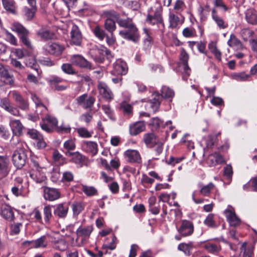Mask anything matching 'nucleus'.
Masks as SVG:
<instances>
[{"label": "nucleus", "instance_id": "nucleus-1", "mask_svg": "<svg viewBox=\"0 0 257 257\" xmlns=\"http://www.w3.org/2000/svg\"><path fill=\"white\" fill-rule=\"evenodd\" d=\"M117 23L120 27L124 28L119 32L121 37L135 43L138 41L140 38L139 31L132 20L120 19Z\"/></svg>", "mask_w": 257, "mask_h": 257}, {"label": "nucleus", "instance_id": "nucleus-2", "mask_svg": "<svg viewBox=\"0 0 257 257\" xmlns=\"http://www.w3.org/2000/svg\"><path fill=\"white\" fill-rule=\"evenodd\" d=\"M153 99L148 101L145 107L147 110L155 112L159 107L160 99L164 98L171 100L174 96V92L172 89L164 86L162 88L161 95L155 92L153 94Z\"/></svg>", "mask_w": 257, "mask_h": 257}, {"label": "nucleus", "instance_id": "nucleus-3", "mask_svg": "<svg viewBox=\"0 0 257 257\" xmlns=\"http://www.w3.org/2000/svg\"><path fill=\"white\" fill-rule=\"evenodd\" d=\"M34 168L30 172V177L36 183H40L45 181L46 177L44 170L46 167H42L39 166L36 161L33 162Z\"/></svg>", "mask_w": 257, "mask_h": 257}, {"label": "nucleus", "instance_id": "nucleus-4", "mask_svg": "<svg viewBox=\"0 0 257 257\" xmlns=\"http://www.w3.org/2000/svg\"><path fill=\"white\" fill-rule=\"evenodd\" d=\"M12 30L16 32L22 43L28 48H32V46L28 38L29 32L20 24L15 23L12 25Z\"/></svg>", "mask_w": 257, "mask_h": 257}, {"label": "nucleus", "instance_id": "nucleus-5", "mask_svg": "<svg viewBox=\"0 0 257 257\" xmlns=\"http://www.w3.org/2000/svg\"><path fill=\"white\" fill-rule=\"evenodd\" d=\"M92 225L83 226L81 225L76 230L77 240H80L79 245H82L86 243L90 235L93 231Z\"/></svg>", "mask_w": 257, "mask_h": 257}, {"label": "nucleus", "instance_id": "nucleus-6", "mask_svg": "<svg viewBox=\"0 0 257 257\" xmlns=\"http://www.w3.org/2000/svg\"><path fill=\"white\" fill-rule=\"evenodd\" d=\"M178 232L183 237L191 235L194 232V225L192 221L186 219L182 220L177 226Z\"/></svg>", "mask_w": 257, "mask_h": 257}, {"label": "nucleus", "instance_id": "nucleus-7", "mask_svg": "<svg viewBox=\"0 0 257 257\" xmlns=\"http://www.w3.org/2000/svg\"><path fill=\"white\" fill-rule=\"evenodd\" d=\"M77 103L84 109H90L93 106L95 101V97L84 93L75 99Z\"/></svg>", "mask_w": 257, "mask_h": 257}, {"label": "nucleus", "instance_id": "nucleus-8", "mask_svg": "<svg viewBox=\"0 0 257 257\" xmlns=\"http://www.w3.org/2000/svg\"><path fill=\"white\" fill-rule=\"evenodd\" d=\"M0 106L11 114L16 116L20 115L19 109L12 104L10 99L8 97H4L1 99Z\"/></svg>", "mask_w": 257, "mask_h": 257}, {"label": "nucleus", "instance_id": "nucleus-9", "mask_svg": "<svg viewBox=\"0 0 257 257\" xmlns=\"http://www.w3.org/2000/svg\"><path fill=\"white\" fill-rule=\"evenodd\" d=\"M106 17L104 27L106 30L110 33H112L115 30V24L113 19H116L117 17V14L114 11H107L104 13Z\"/></svg>", "mask_w": 257, "mask_h": 257}, {"label": "nucleus", "instance_id": "nucleus-10", "mask_svg": "<svg viewBox=\"0 0 257 257\" xmlns=\"http://www.w3.org/2000/svg\"><path fill=\"white\" fill-rule=\"evenodd\" d=\"M65 48L63 45L57 43H49L43 47V50L47 53L55 55L60 56L62 54Z\"/></svg>", "mask_w": 257, "mask_h": 257}, {"label": "nucleus", "instance_id": "nucleus-11", "mask_svg": "<svg viewBox=\"0 0 257 257\" xmlns=\"http://www.w3.org/2000/svg\"><path fill=\"white\" fill-rule=\"evenodd\" d=\"M9 94H11L12 98L19 107L23 110H27L29 109V103L27 99H25L22 95L16 90L10 91Z\"/></svg>", "mask_w": 257, "mask_h": 257}, {"label": "nucleus", "instance_id": "nucleus-12", "mask_svg": "<svg viewBox=\"0 0 257 257\" xmlns=\"http://www.w3.org/2000/svg\"><path fill=\"white\" fill-rule=\"evenodd\" d=\"M9 124L13 133V136L20 137L23 135V131L25 129L20 120L11 118Z\"/></svg>", "mask_w": 257, "mask_h": 257}, {"label": "nucleus", "instance_id": "nucleus-13", "mask_svg": "<svg viewBox=\"0 0 257 257\" xmlns=\"http://www.w3.org/2000/svg\"><path fill=\"white\" fill-rule=\"evenodd\" d=\"M228 207L229 208L224 211V214L227 218V220L231 226L235 227L239 225L241 221L236 216L234 208L230 206Z\"/></svg>", "mask_w": 257, "mask_h": 257}, {"label": "nucleus", "instance_id": "nucleus-14", "mask_svg": "<svg viewBox=\"0 0 257 257\" xmlns=\"http://www.w3.org/2000/svg\"><path fill=\"white\" fill-rule=\"evenodd\" d=\"M127 70L126 63L124 61L118 59L113 64V69L111 70V73L113 75H125L127 72Z\"/></svg>", "mask_w": 257, "mask_h": 257}, {"label": "nucleus", "instance_id": "nucleus-15", "mask_svg": "<svg viewBox=\"0 0 257 257\" xmlns=\"http://www.w3.org/2000/svg\"><path fill=\"white\" fill-rule=\"evenodd\" d=\"M0 76L4 79L5 84L14 86L15 78L14 75L11 74L8 68L0 63Z\"/></svg>", "mask_w": 257, "mask_h": 257}, {"label": "nucleus", "instance_id": "nucleus-16", "mask_svg": "<svg viewBox=\"0 0 257 257\" xmlns=\"http://www.w3.org/2000/svg\"><path fill=\"white\" fill-rule=\"evenodd\" d=\"M71 42L76 46H80L82 40V36L78 27L73 25L71 30Z\"/></svg>", "mask_w": 257, "mask_h": 257}, {"label": "nucleus", "instance_id": "nucleus-17", "mask_svg": "<svg viewBox=\"0 0 257 257\" xmlns=\"http://www.w3.org/2000/svg\"><path fill=\"white\" fill-rule=\"evenodd\" d=\"M26 159V153L15 152L13 155V164L18 169H21L24 166Z\"/></svg>", "mask_w": 257, "mask_h": 257}, {"label": "nucleus", "instance_id": "nucleus-18", "mask_svg": "<svg viewBox=\"0 0 257 257\" xmlns=\"http://www.w3.org/2000/svg\"><path fill=\"white\" fill-rule=\"evenodd\" d=\"M71 62L73 65L81 68H91V65L89 62L80 55H73L71 57Z\"/></svg>", "mask_w": 257, "mask_h": 257}, {"label": "nucleus", "instance_id": "nucleus-19", "mask_svg": "<svg viewBox=\"0 0 257 257\" xmlns=\"http://www.w3.org/2000/svg\"><path fill=\"white\" fill-rule=\"evenodd\" d=\"M65 153L67 157H71L70 161L75 164L77 167L80 168L82 166L85 157L80 153L78 152H65Z\"/></svg>", "mask_w": 257, "mask_h": 257}, {"label": "nucleus", "instance_id": "nucleus-20", "mask_svg": "<svg viewBox=\"0 0 257 257\" xmlns=\"http://www.w3.org/2000/svg\"><path fill=\"white\" fill-rule=\"evenodd\" d=\"M98 89L100 95L105 99L109 100L113 99V93L106 83L99 82L98 84Z\"/></svg>", "mask_w": 257, "mask_h": 257}, {"label": "nucleus", "instance_id": "nucleus-21", "mask_svg": "<svg viewBox=\"0 0 257 257\" xmlns=\"http://www.w3.org/2000/svg\"><path fill=\"white\" fill-rule=\"evenodd\" d=\"M162 9L161 7L156 9L153 16L149 15L147 18V21L152 25L162 24L163 19L162 17Z\"/></svg>", "mask_w": 257, "mask_h": 257}, {"label": "nucleus", "instance_id": "nucleus-22", "mask_svg": "<svg viewBox=\"0 0 257 257\" xmlns=\"http://www.w3.org/2000/svg\"><path fill=\"white\" fill-rule=\"evenodd\" d=\"M189 59V56L185 50L182 48L180 52V60L183 64L184 75L183 78L184 80L185 76H188L190 74V69L188 65V61Z\"/></svg>", "mask_w": 257, "mask_h": 257}, {"label": "nucleus", "instance_id": "nucleus-23", "mask_svg": "<svg viewBox=\"0 0 257 257\" xmlns=\"http://www.w3.org/2000/svg\"><path fill=\"white\" fill-rule=\"evenodd\" d=\"M124 156L131 163H140L141 160V156L137 150H128L124 152Z\"/></svg>", "mask_w": 257, "mask_h": 257}, {"label": "nucleus", "instance_id": "nucleus-24", "mask_svg": "<svg viewBox=\"0 0 257 257\" xmlns=\"http://www.w3.org/2000/svg\"><path fill=\"white\" fill-rule=\"evenodd\" d=\"M83 150L94 156L97 153V145L94 142L84 141L82 145Z\"/></svg>", "mask_w": 257, "mask_h": 257}, {"label": "nucleus", "instance_id": "nucleus-25", "mask_svg": "<svg viewBox=\"0 0 257 257\" xmlns=\"http://www.w3.org/2000/svg\"><path fill=\"white\" fill-rule=\"evenodd\" d=\"M144 141L149 148H153L156 146L159 142V139L153 133L146 134L144 136Z\"/></svg>", "mask_w": 257, "mask_h": 257}, {"label": "nucleus", "instance_id": "nucleus-26", "mask_svg": "<svg viewBox=\"0 0 257 257\" xmlns=\"http://www.w3.org/2000/svg\"><path fill=\"white\" fill-rule=\"evenodd\" d=\"M145 124L143 121H138L130 125V134L132 136H136L145 130Z\"/></svg>", "mask_w": 257, "mask_h": 257}, {"label": "nucleus", "instance_id": "nucleus-27", "mask_svg": "<svg viewBox=\"0 0 257 257\" xmlns=\"http://www.w3.org/2000/svg\"><path fill=\"white\" fill-rule=\"evenodd\" d=\"M206 162L209 166H214L217 164L224 162V159L221 155L215 153L209 155Z\"/></svg>", "mask_w": 257, "mask_h": 257}, {"label": "nucleus", "instance_id": "nucleus-28", "mask_svg": "<svg viewBox=\"0 0 257 257\" xmlns=\"http://www.w3.org/2000/svg\"><path fill=\"white\" fill-rule=\"evenodd\" d=\"M211 17L217 26L220 29H224L228 27V24L216 13L215 9H213L211 11Z\"/></svg>", "mask_w": 257, "mask_h": 257}, {"label": "nucleus", "instance_id": "nucleus-29", "mask_svg": "<svg viewBox=\"0 0 257 257\" xmlns=\"http://www.w3.org/2000/svg\"><path fill=\"white\" fill-rule=\"evenodd\" d=\"M1 214L4 218L9 221L13 220L14 217L12 208L7 204L2 205Z\"/></svg>", "mask_w": 257, "mask_h": 257}, {"label": "nucleus", "instance_id": "nucleus-30", "mask_svg": "<svg viewBox=\"0 0 257 257\" xmlns=\"http://www.w3.org/2000/svg\"><path fill=\"white\" fill-rule=\"evenodd\" d=\"M169 27L172 29L177 28L179 25L182 24V21L180 18L176 14L170 12L169 14Z\"/></svg>", "mask_w": 257, "mask_h": 257}, {"label": "nucleus", "instance_id": "nucleus-31", "mask_svg": "<svg viewBox=\"0 0 257 257\" xmlns=\"http://www.w3.org/2000/svg\"><path fill=\"white\" fill-rule=\"evenodd\" d=\"M245 20L247 22L251 25L257 24V14L253 9H248L245 12Z\"/></svg>", "mask_w": 257, "mask_h": 257}, {"label": "nucleus", "instance_id": "nucleus-32", "mask_svg": "<svg viewBox=\"0 0 257 257\" xmlns=\"http://www.w3.org/2000/svg\"><path fill=\"white\" fill-rule=\"evenodd\" d=\"M27 242L31 245L32 247L35 248H45L47 246L48 243L46 237L45 235L41 236L36 240Z\"/></svg>", "mask_w": 257, "mask_h": 257}, {"label": "nucleus", "instance_id": "nucleus-33", "mask_svg": "<svg viewBox=\"0 0 257 257\" xmlns=\"http://www.w3.org/2000/svg\"><path fill=\"white\" fill-rule=\"evenodd\" d=\"M68 206L63 203L59 204L54 211V214L60 218H65L67 215Z\"/></svg>", "mask_w": 257, "mask_h": 257}, {"label": "nucleus", "instance_id": "nucleus-34", "mask_svg": "<svg viewBox=\"0 0 257 257\" xmlns=\"http://www.w3.org/2000/svg\"><path fill=\"white\" fill-rule=\"evenodd\" d=\"M9 170L8 160L6 157L0 156V174L6 176Z\"/></svg>", "mask_w": 257, "mask_h": 257}, {"label": "nucleus", "instance_id": "nucleus-35", "mask_svg": "<svg viewBox=\"0 0 257 257\" xmlns=\"http://www.w3.org/2000/svg\"><path fill=\"white\" fill-rule=\"evenodd\" d=\"M240 249L243 252V257H253L254 247L252 245H247L246 242H243Z\"/></svg>", "mask_w": 257, "mask_h": 257}, {"label": "nucleus", "instance_id": "nucleus-36", "mask_svg": "<svg viewBox=\"0 0 257 257\" xmlns=\"http://www.w3.org/2000/svg\"><path fill=\"white\" fill-rule=\"evenodd\" d=\"M37 35L41 39L44 40H48L52 39L54 38V34L53 33L46 29H41L37 32Z\"/></svg>", "mask_w": 257, "mask_h": 257}, {"label": "nucleus", "instance_id": "nucleus-37", "mask_svg": "<svg viewBox=\"0 0 257 257\" xmlns=\"http://www.w3.org/2000/svg\"><path fill=\"white\" fill-rule=\"evenodd\" d=\"M198 12L202 21H205L210 13V7L208 5L204 6H200L198 9Z\"/></svg>", "mask_w": 257, "mask_h": 257}, {"label": "nucleus", "instance_id": "nucleus-38", "mask_svg": "<svg viewBox=\"0 0 257 257\" xmlns=\"http://www.w3.org/2000/svg\"><path fill=\"white\" fill-rule=\"evenodd\" d=\"M4 8L7 11L14 14L16 9V4L14 0H2Z\"/></svg>", "mask_w": 257, "mask_h": 257}, {"label": "nucleus", "instance_id": "nucleus-39", "mask_svg": "<svg viewBox=\"0 0 257 257\" xmlns=\"http://www.w3.org/2000/svg\"><path fill=\"white\" fill-rule=\"evenodd\" d=\"M203 247L208 252L211 253H217L219 252L221 249L219 244L211 242L206 243Z\"/></svg>", "mask_w": 257, "mask_h": 257}, {"label": "nucleus", "instance_id": "nucleus-40", "mask_svg": "<svg viewBox=\"0 0 257 257\" xmlns=\"http://www.w3.org/2000/svg\"><path fill=\"white\" fill-rule=\"evenodd\" d=\"M192 247V242H189L188 243H181L178 246V249L183 251L187 255H189L190 254V250Z\"/></svg>", "mask_w": 257, "mask_h": 257}, {"label": "nucleus", "instance_id": "nucleus-41", "mask_svg": "<svg viewBox=\"0 0 257 257\" xmlns=\"http://www.w3.org/2000/svg\"><path fill=\"white\" fill-rule=\"evenodd\" d=\"M244 188H248L247 191H257V177L251 179L244 186Z\"/></svg>", "mask_w": 257, "mask_h": 257}, {"label": "nucleus", "instance_id": "nucleus-42", "mask_svg": "<svg viewBox=\"0 0 257 257\" xmlns=\"http://www.w3.org/2000/svg\"><path fill=\"white\" fill-rule=\"evenodd\" d=\"M208 48L211 52L214 55L215 57L218 61L221 60V53L220 51L217 49L215 44L211 42L208 44Z\"/></svg>", "mask_w": 257, "mask_h": 257}, {"label": "nucleus", "instance_id": "nucleus-43", "mask_svg": "<svg viewBox=\"0 0 257 257\" xmlns=\"http://www.w3.org/2000/svg\"><path fill=\"white\" fill-rule=\"evenodd\" d=\"M182 34L186 38H191L197 37L196 30L192 27H186L183 29Z\"/></svg>", "mask_w": 257, "mask_h": 257}, {"label": "nucleus", "instance_id": "nucleus-44", "mask_svg": "<svg viewBox=\"0 0 257 257\" xmlns=\"http://www.w3.org/2000/svg\"><path fill=\"white\" fill-rule=\"evenodd\" d=\"M64 149L66 152H70L74 150L76 148L75 140L73 139L66 141L63 144Z\"/></svg>", "mask_w": 257, "mask_h": 257}, {"label": "nucleus", "instance_id": "nucleus-45", "mask_svg": "<svg viewBox=\"0 0 257 257\" xmlns=\"http://www.w3.org/2000/svg\"><path fill=\"white\" fill-rule=\"evenodd\" d=\"M120 109L123 111L125 115L130 117L133 114V107L131 105L125 102L120 104Z\"/></svg>", "mask_w": 257, "mask_h": 257}, {"label": "nucleus", "instance_id": "nucleus-46", "mask_svg": "<svg viewBox=\"0 0 257 257\" xmlns=\"http://www.w3.org/2000/svg\"><path fill=\"white\" fill-rule=\"evenodd\" d=\"M220 135L219 132L216 134H212L208 136L207 139L206 141V145L207 148H212L216 143L217 137Z\"/></svg>", "mask_w": 257, "mask_h": 257}, {"label": "nucleus", "instance_id": "nucleus-47", "mask_svg": "<svg viewBox=\"0 0 257 257\" xmlns=\"http://www.w3.org/2000/svg\"><path fill=\"white\" fill-rule=\"evenodd\" d=\"M186 7L184 2L182 0H177L174 5V10L177 14H180Z\"/></svg>", "mask_w": 257, "mask_h": 257}, {"label": "nucleus", "instance_id": "nucleus-48", "mask_svg": "<svg viewBox=\"0 0 257 257\" xmlns=\"http://www.w3.org/2000/svg\"><path fill=\"white\" fill-rule=\"evenodd\" d=\"M92 31L95 36L99 39L102 40L105 37V34L104 30L99 26H96Z\"/></svg>", "mask_w": 257, "mask_h": 257}, {"label": "nucleus", "instance_id": "nucleus-49", "mask_svg": "<svg viewBox=\"0 0 257 257\" xmlns=\"http://www.w3.org/2000/svg\"><path fill=\"white\" fill-rule=\"evenodd\" d=\"M42 120L43 121L49 122L50 125H51L54 128L55 127H56L58 123L57 119L55 117L49 115H47L45 117H42Z\"/></svg>", "mask_w": 257, "mask_h": 257}, {"label": "nucleus", "instance_id": "nucleus-50", "mask_svg": "<svg viewBox=\"0 0 257 257\" xmlns=\"http://www.w3.org/2000/svg\"><path fill=\"white\" fill-rule=\"evenodd\" d=\"M249 75L242 72L240 73H234L231 74V78L237 81H245L248 78Z\"/></svg>", "mask_w": 257, "mask_h": 257}, {"label": "nucleus", "instance_id": "nucleus-51", "mask_svg": "<svg viewBox=\"0 0 257 257\" xmlns=\"http://www.w3.org/2000/svg\"><path fill=\"white\" fill-rule=\"evenodd\" d=\"M205 225L209 227H215V222L214 220V214H209L204 221Z\"/></svg>", "mask_w": 257, "mask_h": 257}, {"label": "nucleus", "instance_id": "nucleus-52", "mask_svg": "<svg viewBox=\"0 0 257 257\" xmlns=\"http://www.w3.org/2000/svg\"><path fill=\"white\" fill-rule=\"evenodd\" d=\"M227 44L230 47L234 46L238 47L241 45V42L238 39H237L234 35L231 34L230 35V38L227 42Z\"/></svg>", "mask_w": 257, "mask_h": 257}, {"label": "nucleus", "instance_id": "nucleus-53", "mask_svg": "<svg viewBox=\"0 0 257 257\" xmlns=\"http://www.w3.org/2000/svg\"><path fill=\"white\" fill-rule=\"evenodd\" d=\"M37 11V8H31L25 7L24 9V12L27 19L29 20L32 19L35 15V14Z\"/></svg>", "mask_w": 257, "mask_h": 257}, {"label": "nucleus", "instance_id": "nucleus-54", "mask_svg": "<svg viewBox=\"0 0 257 257\" xmlns=\"http://www.w3.org/2000/svg\"><path fill=\"white\" fill-rule=\"evenodd\" d=\"M5 40L13 45H17V40L16 37L11 33L6 31L5 33Z\"/></svg>", "mask_w": 257, "mask_h": 257}, {"label": "nucleus", "instance_id": "nucleus-55", "mask_svg": "<svg viewBox=\"0 0 257 257\" xmlns=\"http://www.w3.org/2000/svg\"><path fill=\"white\" fill-rule=\"evenodd\" d=\"M56 131L60 134L68 133L71 131V127L69 125L62 123L59 126H56Z\"/></svg>", "mask_w": 257, "mask_h": 257}, {"label": "nucleus", "instance_id": "nucleus-56", "mask_svg": "<svg viewBox=\"0 0 257 257\" xmlns=\"http://www.w3.org/2000/svg\"><path fill=\"white\" fill-rule=\"evenodd\" d=\"M73 213L78 215L84 209L82 204L80 202H75L72 205Z\"/></svg>", "mask_w": 257, "mask_h": 257}, {"label": "nucleus", "instance_id": "nucleus-57", "mask_svg": "<svg viewBox=\"0 0 257 257\" xmlns=\"http://www.w3.org/2000/svg\"><path fill=\"white\" fill-rule=\"evenodd\" d=\"M102 109L103 112L108 116V117L112 120H114L115 118L113 116V111L110 108L109 105H102Z\"/></svg>", "mask_w": 257, "mask_h": 257}, {"label": "nucleus", "instance_id": "nucleus-58", "mask_svg": "<svg viewBox=\"0 0 257 257\" xmlns=\"http://www.w3.org/2000/svg\"><path fill=\"white\" fill-rule=\"evenodd\" d=\"M47 108L44 104H41L36 107V113L40 116V118L42 119V117H44V115L47 114Z\"/></svg>", "mask_w": 257, "mask_h": 257}, {"label": "nucleus", "instance_id": "nucleus-59", "mask_svg": "<svg viewBox=\"0 0 257 257\" xmlns=\"http://www.w3.org/2000/svg\"><path fill=\"white\" fill-rule=\"evenodd\" d=\"M117 243V238L113 235L112 236L111 242L109 244H103L102 246V249H109L110 250H114L116 248Z\"/></svg>", "mask_w": 257, "mask_h": 257}, {"label": "nucleus", "instance_id": "nucleus-60", "mask_svg": "<svg viewBox=\"0 0 257 257\" xmlns=\"http://www.w3.org/2000/svg\"><path fill=\"white\" fill-rule=\"evenodd\" d=\"M77 132L79 136L82 138H88L91 137V134L84 127H79L77 128Z\"/></svg>", "mask_w": 257, "mask_h": 257}, {"label": "nucleus", "instance_id": "nucleus-61", "mask_svg": "<svg viewBox=\"0 0 257 257\" xmlns=\"http://www.w3.org/2000/svg\"><path fill=\"white\" fill-rule=\"evenodd\" d=\"M63 71L68 74H73L75 73L72 65L69 63L63 64L61 66Z\"/></svg>", "mask_w": 257, "mask_h": 257}, {"label": "nucleus", "instance_id": "nucleus-62", "mask_svg": "<svg viewBox=\"0 0 257 257\" xmlns=\"http://www.w3.org/2000/svg\"><path fill=\"white\" fill-rule=\"evenodd\" d=\"M44 220L46 222H49L52 217L51 209L49 206H45L44 208Z\"/></svg>", "mask_w": 257, "mask_h": 257}, {"label": "nucleus", "instance_id": "nucleus-63", "mask_svg": "<svg viewBox=\"0 0 257 257\" xmlns=\"http://www.w3.org/2000/svg\"><path fill=\"white\" fill-rule=\"evenodd\" d=\"M184 159V157L174 158L173 157H171L166 161V162L168 165L174 166L176 164L180 163Z\"/></svg>", "mask_w": 257, "mask_h": 257}, {"label": "nucleus", "instance_id": "nucleus-64", "mask_svg": "<svg viewBox=\"0 0 257 257\" xmlns=\"http://www.w3.org/2000/svg\"><path fill=\"white\" fill-rule=\"evenodd\" d=\"M63 80L62 78L58 76H51L49 78L48 82L53 87L58 83L62 82Z\"/></svg>", "mask_w": 257, "mask_h": 257}]
</instances>
